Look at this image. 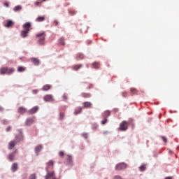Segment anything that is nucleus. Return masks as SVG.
Masks as SVG:
<instances>
[{
  "label": "nucleus",
  "mask_w": 179,
  "mask_h": 179,
  "mask_svg": "<svg viewBox=\"0 0 179 179\" xmlns=\"http://www.w3.org/2000/svg\"><path fill=\"white\" fill-rule=\"evenodd\" d=\"M17 112L20 114H24V113H26V108L20 106V108H18Z\"/></svg>",
  "instance_id": "obj_15"
},
{
  "label": "nucleus",
  "mask_w": 179,
  "mask_h": 179,
  "mask_svg": "<svg viewBox=\"0 0 179 179\" xmlns=\"http://www.w3.org/2000/svg\"><path fill=\"white\" fill-rule=\"evenodd\" d=\"M42 149H43V145H38L35 148L36 153H38V152H40V150H41Z\"/></svg>",
  "instance_id": "obj_28"
},
{
  "label": "nucleus",
  "mask_w": 179,
  "mask_h": 179,
  "mask_svg": "<svg viewBox=\"0 0 179 179\" xmlns=\"http://www.w3.org/2000/svg\"><path fill=\"white\" fill-rule=\"evenodd\" d=\"M3 5H4V6H6V8H8V7H9V3H8V2H5V3H3Z\"/></svg>",
  "instance_id": "obj_41"
},
{
  "label": "nucleus",
  "mask_w": 179,
  "mask_h": 179,
  "mask_svg": "<svg viewBox=\"0 0 179 179\" xmlns=\"http://www.w3.org/2000/svg\"><path fill=\"white\" fill-rule=\"evenodd\" d=\"M107 123V117H103V120L101 121V124L104 125V124Z\"/></svg>",
  "instance_id": "obj_35"
},
{
  "label": "nucleus",
  "mask_w": 179,
  "mask_h": 179,
  "mask_svg": "<svg viewBox=\"0 0 179 179\" xmlns=\"http://www.w3.org/2000/svg\"><path fill=\"white\" fill-rule=\"evenodd\" d=\"M3 110V108L0 107V111H2Z\"/></svg>",
  "instance_id": "obj_46"
},
{
  "label": "nucleus",
  "mask_w": 179,
  "mask_h": 179,
  "mask_svg": "<svg viewBox=\"0 0 179 179\" xmlns=\"http://www.w3.org/2000/svg\"><path fill=\"white\" fill-rule=\"evenodd\" d=\"M11 170L13 173L17 171V163H14L12 164Z\"/></svg>",
  "instance_id": "obj_16"
},
{
  "label": "nucleus",
  "mask_w": 179,
  "mask_h": 179,
  "mask_svg": "<svg viewBox=\"0 0 179 179\" xmlns=\"http://www.w3.org/2000/svg\"><path fill=\"white\" fill-rule=\"evenodd\" d=\"M127 164L122 162V163H119L116 164L115 169V170L120 171V170H125L127 169Z\"/></svg>",
  "instance_id": "obj_5"
},
{
  "label": "nucleus",
  "mask_w": 179,
  "mask_h": 179,
  "mask_svg": "<svg viewBox=\"0 0 179 179\" xmlns=\"http://www.w3.org/2000/svg\"><path fill=\"white\" fill-rule=\"evenodd\" d=\"M43 1H45H45H47V0H43Z\"/></svg>",
  "instance_id": "obj_48"
},
{
  "label": "nucleus",
  "mask_w": 179,
  "mask_h": 179,
  "mask_svg": "<svg viewBox=\"0 0 179 179\" xmlns=\"http://www.w3.org/2000/svg\"><path fill=\"white\" fill-rule=\"evenodd\" d=\"M66 160L69 164H71V163H72V156L67 155L66 156Z\"/></svg>",
  "instance_id": "obj_19"
},
{
  "label": "nucleus",
  "mask_w": 179,
  "mask_h": 179,
  "mask_svg": "<svg viewBox=\"0 0 179 179\" xmlns=\"http://www.w3.org/2000/svg\"><path fill=\"white\" fill-rule=\"evenodd\" d=\"M50 167H54V161L52 160H50L48 162L46 163V167H45V170L46 172L50 171Z\"/></svg>",
  "instance_id": "obj_8"
},
{
  "label": "nucleus",
  "mask_w": 179,
  "mask_h": 179,
  "mask_svg": "<svg viewBox=\"0 0 179 179\" xmlns=\"http://www.w3.org/2000/svg\"><path fill=\"white\" fill-rule=\"evenodd\" d=\"M33 93H35V94L37 93V90H34Z\"/></svg>",
  "instance_id": "obj_45"
},
{
  "label": "nucleus",
  "mask_w": 179,
  "mask_h": 179,
  "mask_svg": "<svg viewBox=\"0 0 179 179\" xmlns=\"http://www.w3.org/2000/svg\"><path fill=\"white\" fill-rule=\"evenodd\" d=\"M130 92H131L133 94H136V89H135V88H131V89L130 90Z\"/></svg>",
  "instance_id": "obj_33"
},
{
  "label": "nucleus",
  "mask_w": 179,
  "mask_h": 179,
  "mask_svg": "<svg viewBox=\"0 0 179 179\" xmlns=\"http://www.w3.org/2000/svg\"><path fill=\"white\" fill-rule=\"evenodd\" d=\"M35 120L36 117H34L27 118L25 121V125H27V127H30V125L34 124Z\"/></svg>",
  "instance_id": "obj_6"
},
{
  "label": "nucleus",
  "mask_w": 179,
  "mask_h": 179,
  "mask_svg": "<svg viewBox=\"0 0 179 179\" xmlns=\"http://www.w3.org/2000/svg\"><path fill=\"white\" fill-rule=\"evenodd\" d=\"M14 12H19V10H22V6H16L13 8Z\"/></svg>",
  "instance_id": "obj_29"
},
{
  "label": "nucleus",
  "mask_w": 179,
  "mask_h": 179,
  "mask_svg": "<svg viewBox=\"0 0 179 179\" xmlns=\"http://www.w3.org/2000/svg\"><path fill=\"white\" fill-rule=\"evenodd\" d=\"M80 68H82V64H77V65L73 66V69L74 71H79V69H80Z\"/></svg>",
  "instance_id": "obj_24"
},
{
  "label": "nucleus",
  "mask_w": 179,
  "mask_h": 179,
  "mask_svg": "<svg viewBox=\"0 0 179 179\" xmlns=\"http://www.w3.org/2000/svg\"><path fill=\"white\" fill-rule=\"evenodd\" d=\"M139 170H140V171H145V170H146V166L145 165H141L139 167Z\"/></svg>",
  "instance_id": "obj_32"
},
{
  "label": "nucleus",
  "mask_w": 179,
  "mask_h": 179,
  "mask_svg": "<svg viewBox=\"0 0 179 179\" xmlns=\"http://www.w3.org/2000/svg\"><path fill=\"white\" fill-rule=\"evenodd\" d=\"M15 140L17 142H20V141H23V135L20 134L18 136H16Z\"/></svg>",
  "instance_id": "obj_23"
},
{
  "label": "nucleus",
  "mask_w": 179,
  "mask_h": 179,
  "mask_svg": "<svg viewBox=\"0 0 179 179\" xmlns=\"http://www.w3.org/2000/svg\"><path fill=\"white\" fill-rule=\"evenodd\" d=\"M113 179H123V178L120 176H115L113 177Z\"/></svg>",
  "instance_id": "obj_38"
},
{
  "label": "nucleus",
  "mask_w": 179,
  "mask_h": 179,
  "mask_svg": "<svg viewBox=\"0 0 179 179\" xmlns=\"http://www.w3.org/2000/svg\"><path fill=\"white\" fill-rule=\"evenodd\" d=\"M47 34L45 31H42L36 35V37L38 38V44L39 45H45V37Z\"/></svg>",
  "instance_id": "obj_1"
},
{
  "label": "nucleus",
  "mask_w": 179,
  "mask_h": 179,
  "mask_svg": "<svg viewBox=\"0 0 179 179\" xmlns=\"http://www.w3.org/2000/svg\"><path fill=\"white\" fill-rule=\"evenodd\" d=\"M44 20H45V16H39L36 19V21L38 22H44Z\"/></svg>",
  "instance_id": "obj_20"
},
{
  "label": "nucleus",
  "mask_w": 179,
  "mask_h": 179,
  "mask_svg": "<svg viewBox=\"0 0 179 179\" xmlns=\"http://www.w3.org/2000/svg\"><path fill=\"white\" fill-rule=\"evenodd\" d=\"M17 72H24L26 71V67L23 66H19L17 69Z\"/></svg>",
  "instance_id": "obj_22"
},
{
  "label": "nucleus",
  "mask_w": 179,
  "mask_h": 179,
  "mask_svg": "<svg viewBox=\"0 0 179 179\" xmlns=\"http://www.w3.org/2000/svg\"><path fill=\"white\" fill-rule=\"evenodd\" d=\"M17 143V141L16 140H13L11 141H10L8 143V149L10 150L13 149V148H15V146H16Z\"/></svg>",
  "instance_id": "obj_7"
},
{
  "label": "nucleus",
  "mask_w": 179,
  "mask_h": 179,
  "mask_svg": "<svg viewBox=\"0 0 179 179\" xmlns=\"http://www.w3.org/2000/svg\"><path fill=\"white\" fill-rule=\"evenodd\" d=\"M15 72V69L13 67H1L0 69V75H12Z\"/></svg>",
  "instance_id": "obj_3"
},
{
  "label": "nucleus",
  "mask_w": 179,
  "mask_h": 179,
  "mask_svg": "<svg viewBox=\"0 0 179 179\" xmlns=\"http://www.w3.org/2000/svg\"><path fill=\"white\" fill-rule=\"evenodd\" d=\"M16 152H17V150H15V152L10 153L8 155V159L10 160V162H13V160H15V156L16 155Z\"/></svg>",
  "instance_id": "obj_10"
},
{
  "label": "nucleus",
  "mask_w": 179,
  "mask_h": 179,
  "mask_svg": "<svg viewBox=\"0 0 179 179\" xmlns=\"http://www.w3.org/2000/svg\"><path fill=\"white\" fill-rule=\"evenodd\" d=\"M110 114H111V112H110V110H106L103 114V117L105 118H107V117H110Z\"/></svg>",
  "instance_id": "obj_25"
},
{
  "label": "nucleus",
  "mask_w": 179,
  "mask_h": 179,
  "mask_svg": "<svg viewBox=\"0 0 179 179\" xmlns=\"http://www.w3.org/2000/svg\"><path fill=\"white\" fill-rule=\"evenodd\" d=\"M30 27H31V23L27 22L23 25V28L24 30L21 31V36L24 38L27 37V34H29V31H30Z\"/></svg>",
  "instance_id": "obj_2"
},
{
  "label": "nucleus",
  "mask_w": 179,
  "mask_h": 179,
  "mask_svg": "<svg viewBox=\"0 0 179 179\" xmlns=\"http://www.w3.org/2000/svg\"><path fill=\"white\" fill-rule=\"evenodd\" d=\"M29 179H36V173H33L29 176Z\"/></svg>",
  "instance_id": "obj_36"
},
{
  "label": "nucleus",
  "mask_w": 179,
  "mask_h": 179,
  "mask_svg": "<svg viewBox=\"0 0 179 179\" xmlns=\"http://www.w3.org/2000/svg\"><path fill=\"white\" fill-rule=\"evenodd\" d=\"M64 117H65V114L60 113V116H59L60 120H64Z\"/></svg>",
  "instance_id": "obj_37"
},
{
  "label": "nucleus",
  "mask_w": 179,
  "mask_h": 179,
  "mask_svg": "<svg viewBox=\"0 0 179 179\" xmlns=\"http://www.w3.org/2000/svg\"><path fill=\"white\" fill-rule=\"evenodd\" d=\"M59 156H60V157H64V156H65V153L63 151H60L59 152Z\"/></svg>",
  "instance_id": "obj_34"
},
{
  "label": "nucleus",
  "mask_w": 179,
  "mask_h": 179,
  "mask_svg": "<svg viewBox=\"0 0 179 179\" xmlns=\"http://www.w3.org/2000/svg\"><path fill=\"white\" fill-rule=\"evenodd\" d=\"M45 101H54V96L52 94L45 95L43 98Z\"/></svg>",
  "instance_id": "obj_9"
},
{
  "label": "nucleus",
  "mask_w": 179,
  "mask_h": 179,
  "mask_svg": "<svg viewBox=\"0 0 179 179\" xmlns=\"http://www.w3.org/2000/svg\"><path fill=\"white\" fill-rule=\"evenodd\" d=\"M162 139L163 141V142H164L165 143L167 142V138L164 136H162Z\"/></svg>",
  "instance_id": "obj_40"
},
{
  "label": "nucleus",
  "mask_w": 179,
  "mask_h": 179,
  "mask_svg": "<svg viewBox=\"0 0 179 179\" xmlns=\"http://www.w3.org/2000/svg\"><path fill=\"white\" fill-rule=\"evenodd\" d=\"M31 62H33L36 66L40 65V59H38L36 57L31 58Z\"/></svg>",
  "instance_id": "obj_13"
},
{
  "label": "nucleus",
  "mask_w": 179,
  "mask_h": 179,
  "mask_svg": "<svg viewBox=\"0 0 179 179\" xmlns=\"http://www.w3.org/2000/svg\"><path fill=\"white\" fill-rule=\"evenodd\" d=\"M51 87H52L51 85L47 84L43 87L42 90H43V91L50 90V89H51Z\"/></svg>",
  "instance_id": "obj_18"
},
{
  "label": "nucleus",
  "mask_w": 179,
  "mask_h": 179,
  "mask_svg": "<svg viewBox=\"0 0 179 179\" xmlns=\"http://www.w3.org/2000/svg\"><path fill=\"white\" fill-rule=\"evenodd\" d=\"M83 106L84 108H90V107H92V103L91 102L85 101L83 103Z\"/></svg>",
  "instance_id": "obj_14"
},
{
  "label": "nucleus",
  "mask_w": 179,
  "mask_h": 179,
  "mask_svg": "<svg viewBox=\"0 0 179 179\" xmlns=\"http://www.w3.org/2000/svg\"><path fill=\"white\" fill-rule=\"evenodd\" d=\"M6 22H7L6 24L4 25L5 27H8V28L12 27V26H13V24H15V22H13V21L10 20H8Z\"/></svg>",
  "instance_id": "obj_12"
},
{
  "label": "nucleus",
  "mask_w": 179,
  "mask_h": 179,
  "mask_svg": "<svg viewBox=\"0 0 179 179\" xmlns=\"http://www.w3.org/2000/svg\"><path fill=\"white\" fill-rule=\"evenodd\" d=\"M82 97H83L84 99H90V97L92 96V95L90 94V93H82L81 94Z\"/></svg>",
  "instance_id": "obj_21"
},
{
  "label": "nucleus",
  "mask_w": 179,
  "mask_h": 179,
  "mask_svg": "<svg viewBox=\"0 0 179 179\" xmlns=\"http://www.w3.org/2000/svg\"><path fill=\"white\" fill-rule=\"evenodd\" d=\"M43 2H45V1H44V0H38V1L35 2V6H41V3H43Z\"/></svg>",
  "instance_id": "obj_27"
},
{
  "label": "nucleus",
  "mask_w": 179,
  "mask_h": 179,
  "mask_svg": "<svg viewBox=\"0 0 179 179\" xmlns=\"http://www.w3.org/2000/svg\"><path fill=\"white\" fill-rule=\"evenodd\" d=\"M63 100H68V95H66V94H64L63 95Z\"/></svg>",
  "instance_id": "obj_39"
},
{
  "label": "nucleus",
  "mask_w": 179,
  "mask_h": 179,
  "mask_svg": "<svg viewBox=\"0 0 179 179\" xmlns=\"http://www.w3.org/2000/svg\"><path fill=\"white\" fill-rule=\"evenodd\" d=\"M38 111V106H34L31 110L28 111L29 114H36V113Z\"/></svg>",
  "instance_id": "obj_11"
},
{
  "label": "nucleus",
  "mask_w": 179,
  "mask_h": 179,
  "mask_svg": "<svg viewBox=\"0 0 179 179\" xmlns=\"http://www.w3.org/2000/svg\"><path fill=\"white\" fill-rule=\"evenodd\" d=\"M59 44H60V45H65V40L64 38H60L59 39Z\"/></svg>",
  "instance_id": "obj_30"
},
{
  "label": "nucleus",
  "mask_w": 179,
  "mask_h": 179,
  "mask_svg": "<svg viewBox=\"0 0 179 179\" xmlns=\"http://www.w3.org/2000/svg\"><path fill=\"white\" fill-rule=\"evenodd\" d=\"M104 134H107V131L104 132Z\"/></svg>",
  "instance_id": "obj_47"
},
{
  "label": "nucleus",
  "mask_w": 179,
  "mask_h": 179,
  "mask_svg": "<svg viewBox=\"0 0 179 179\" xmlns=\"http://www.w3.org/2000/svg\"><path fill=\"white\" fill-rule=\"evenodd\" d=\"M82 113V108H78L77 109L75 110L74 114L75 115H78V114H80Z\"/></svg>",
  "instance_id": "obj_26"
},
{
  "label": "nucleus",
  "mask_w": 179,
  "mask_h": 179,
  "mask_svg": "<svg viewBox=\"0 0 179 179\" xmlns=\"http://www.w3.org/2000/svg\"><path fill=\"white\" fill-rule=\"evenodd\" d=\"M92 68H94L95 69H99L100 68V63L99 62H94L92 64Z\"/></svg>",
  "instance_id": "obj_17"
},
{
  "label": "nucleus",
  "mask_w": 179,
  "mask_h": 179,
  "mask_svg": "<svg viewBox=\"0 0 179 179\" xmlns=\"http://www.w3.org/2000/svg\"><path fill=\"white\" fill-rule=\"evenodd\" d=\"M54 23H55V26H58L59 22L57 20H55Z\"/></svg>",
  "instance_id": "obj_43"
},
{
  "label": "nucleus",
  "mask_w": 179,
  "mask_h": 179,
  "mask_svg": "<svg viewBox=\"0 0 179 179\" xmlns=\"http://www.w3.org/2000/svg\"><path fill=\"white\" fill-rule=\"evenodd\" d=\"M165 179H173L171 177H166Z\"/></svg>",
  "instance_id": "obj_44"
},
{
  "label": "nucleus",
  "mask_w": 179,
  "mask_h": 179,
  "mask_svg": "<svg viewBox=\"0 0 179 179\" xmlns=\"http://www.w3.org/2000/svg\"><path fill=\"white\" fill-rule=\"evenodd\" d=\"M128 125H129L128 122L122 121L120 124V127H119L120 131H127V129H128Z\"/></svg>",
  "instance_id": "obj_4"
},
{
  "label": "nucleus",
  "mask_w": 179,
  "mask_h": 179,
  "mask_svg": "<svg viewBox=\"0 0 179 179\" xmlns=\"http://www.w3.org/2000/svg\"><path fill=\"white\" fill-rule=\"evenodd\" d=\"M77 58H78V59H83V58H85V56H83V54L79 53V54L77 55Z\"/></svg>",
  "instance_id": "obj_31"
},
{
  "label": "nucleus",
  "mask_w": 179,
  "mask_h": 179,
  "mask_svg": "<svg viewBox=\"0 0 179 179\" xmlns=\"http://www.w3.org/2000/svg\"><path fill=\"white\" fill-rule=\"evenodd\" d=\"M10 129H12V127H8L6 128V131L7 132H9V131H10Z\"/></svg>",
  "instance_id": "obj_42"
}]
</instances>
